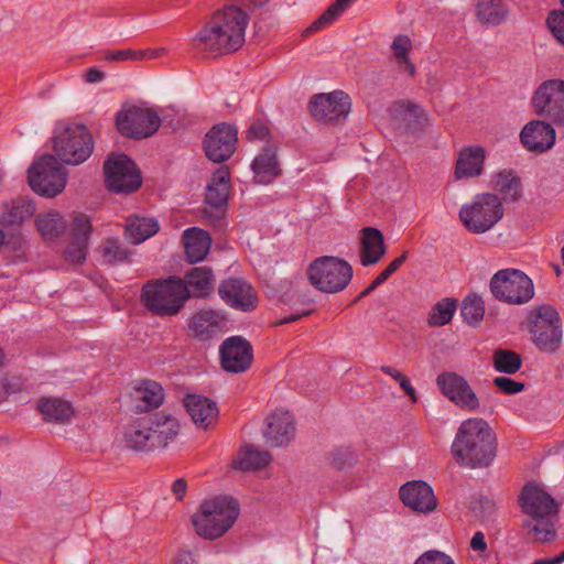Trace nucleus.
Instances as JSON below:
<instances>
[{"label":"nucleus","instance_id":"obj_55","mask_svg":"<svg viewBox=\"0 0 564 564\" xmlns=\"http://www.w3.org/2000/svg\"><path fill=\"white\" fill-rule=\"evenodd\" d=\"M494 383L497 388L507 394H516L523 391L524 389L523 382L516 381L508 377H497L495 378Z\"/></svg>","mask_w":564,"mask_h":564},{"label":"nucleus","instance_id":"obj_37","mask_svg":"<svg viewBox=\"0 0 564 564\" xmlns=\"http://www.w3.org/2000/svg\"><path fill=\"white\" fill-rule=\"evenodd\" d=\"M37 409L45 421L59 424L67 423L74 414L72 404L58 398H41Z\"/></svg>","mask_w":564,"mask_h":564},{"label":"nucleus","instance_id":"obj_21","mask_svg":"<svg viewBox=\"0 0 564 564\" xmlns=\"http://www.w3.org/2000/svg\"><path fill=\"white\" fill-rule=\"evenodd\" d=\"M295 435L293 415L289 411H274L265 420L263 436L271 447L288 445Z\"/></svg>","mask_w":564,"mask_h":564},{"label":"nucleus","instance_id":"obj_8","mask_svg":"<svg viewBox=\"0 0 564 564\" xmlns=\"http://www.w3.org/2000/svg\"><path fill=\"white\" fill-rule=\"evenodd\" d=\"M28 181L35 193L52 198L64 191L67 172L54 155L46 154L29 167Z\"/></svg>","mask_w":564,"mask_h":564},{"label":"nucleus","instance_id":"obj_28","mask_svg":"<svg viewBox=\"0 0 564 564\" xmlns=\"http://www.w3.org/2000/svg\"><path fill=\"white\" fill-rule=\"evenodd\" d=\"M181 283L189 297H206L215 288V275L209 267H195L188 270Z\"/></svg>","mask_w":564,"mask_h":564},{"label":"nucleus","instance_id":"obj_59","mask_svg":"<svg viewBox=\"0 0 564 564\" xmlns=\"http://www.w3.org/2000/svg\"><path fill=\"white\" fill-rule=\"evenodd\" d=\"M187 481L184 478L176 479L172 485V494L177 501H182L187 492Z\"/></svg>","mask_w":564,"mask_h":564},{"label":"nucleus","instance_id":"obj_16","mask_svg":"<svg viewBox=\"0 0 564 564\" xmlns=\"http://www.w3.org/2000/svg\"><path fill=\"white\" fill-rule=\"evenodd\" d=\"M221 368L231 373L247 371L253 361V348L242 336H230L219 347Z\"/></svg>","mask_w":564,"mask_h":564},{"label":"nucleus","instance_id":"obj_49","mask_svg":"<svg viewBox=\"0 0 564 564\" xmlns=\"http://www.w3.org/2000/svg\"><path fill=\"white\" fill-rule=\"evenodd\" d=\"M91 231L93 225L89 217L79 214L74 218L72 240L85 239V242H88Z\"/></svg>","mask_w":564,"mask_h":564},{"label":"nucleus","instance_id":"obj_29","mask_svg":"<svg viewBox=\"0 0 564 564\" xmlns=\"http://www.w3.org/2000/svg\"><path fill=\"white\" fill-rule=\"evenodd\" d=\"M360 262L364 267L378 263L387 252L382 232L373 227H366L361 231Z\"/></svg>","mask_w":564,"mask_h":564},{"label":"nucleus","instance_id":"obj_45","mask_svg":"<svg viewBox=\"0 0 564 564\" xmlns=\"http://www.w3.org/2000/svg\"><path fill=\"white\" fill-rule=\"evenodd\" d=\"M460 314L468 324H478L485 314V303L482 299L476 294L466 296L463 301Z\"/></svg>","mask_w":564,"mask_h":564},{"label":"nucleus","instance_id":"obj_50","mask_svg":"<svg viewBox=\"0 0 564 564\" xmlns=\"http://www.w3.org/2000/svg\"><path fill=\"white\" fill-rule=\"evenodd\" d=\"M546 24L553 36L564 45V10H553L549 13Z\"/></svg>","mask_w":564,"mask_h":564},{"label":"nucleus","instance_id":"obj_19","mask_svg":"<svg viewBox=\"0 0 564 564\" xmlns=\"http://www.w3.org/2000/svg\"><path fill=\"white\" fill-rule=\"evenodd\" d=\"M218 293L227 305L241 312H252L258 305L256 291L249 282L240 278L221 281Z\"/></svg>","mask_w":564,"mask_h":564},{"label":"nucleus","instance_id":"obj_22","mask_svg":"<svg viewBox=\"0 0 564 564\" xmlns=\"http://www.w3.org/2000/svg\"><path fill=\"white\" fill-rule=\"evenodd\" d=\"M230 193V172L227 167H219L206 186V204L214 209L215 218L220 220L225 216V209Z\"/></svg>","mask_w":564,"mask_h":564},{"label":"nucleus","instance_id":"obj_30","mask_svg":"<svg viewBox=\"0 0 564 564\" xmlns=\"http://www.w3.org/2000/svg\"><path fill=\"white\" fill-rule=\"evenodd\" d=\"M474 14L482 25L498 26L510 17V8L505 0H476Z\"/></svg>","mask_w":564,"mask_h":564},{"label":"nucleus","instance_id":"obj_3","mask_svg":"<svg viewBox=\"0 0 564 564\" xmlns=\"http://www.w3.org/2000/svg\"><path fill=\"white\" fill-rule=\"evenodd\" d=\"M239 516V505L235 499L215 497L200 505L193 518L196 533L208 540L223 536Z\"/></svg>","mask_w":564,"mask_h":564},{"label":"nucleus","instance_id":"obj_40","mask_svg":"<svg viewBox=\"0 0 564 564\" xmlns=\"http://www.w3.org/2000/svg\"><path fill=\"white\" fill-rule=\"evenodd\" d=\"M251 167L254 174L262 181L278 175L279 166L275 151L271 148H264L262 152L254 158Z\"/></svg>","mask_w":564,"mask_h":564},{"label":"nucleus","instance_id":"obj_34","mask_svg":"<svg viewBox=\"0 0 564 564\" xmlns=\"http://www.w3.org/2000/svg\"><path fill=\"white\" fill-rule=\"evenodd\" d=\"M492 187L505 203H516L522 196L521 180L512 170H502L492 175Z\"/></svg>","mask_w":564,"mask_h":564},{"label":"nucleus","instance_id":"obj_27","mask_svg":"<svg viewBox=\"0 0 564 564\" xmlns=\"http://www.w3.org/2000/svg\"><path fill=\"white\" fill-rule=\"evenodd\" d=\"M226 317L220 312L200 310L192 316L188 328L195 337L200 340H208L223 332Z\"/></svg>","mask_w":564,"mask_h":564},{"label":"nucleus","instance_id":"obj_26","mask_svg":"<svg viewBox=\"0 0 564 564\" xmlns=\"http://www.w3.org/2000/svg\"><path fill=\"white\" fill-rule=\"evenodd\" d=\"M486 151L480 145L463 148L456 160L454 177L455 180L478 177L484 172Z\"/></svg>","mask_w":564,"mask_h":564},{"label":"nucleus","instance_id":"obj_33","mask_svg":"<svg viewBox=\"0 0 564 564\" xmlns=\"http://www.w3.org/2000/svg\"><path fill=\"white\" fill-rule=\"evenodd\" d=\"M36 212L35 204L20 197L3 206L0 214V224L4 227H15L32 218Z\"/></svg>","mask_w":564,"mask_h":564},{"label":"nucleus","instance_id":"obj_11","mask_svg":"<svg viewBox=\"0 0 564 564\" xmlns=\"http://www.w3.org/2000/svg\"><path fill=\"white\" fill-rule=\"evenodd\" d=\"M104 172L110 192L130 194L142 185L141 173L127 154H111L105 161Z\"/></svg>","mask_w":564,"mask_h":564},{"label":"nucleus","instance_id":"obj_32","mask_svg":"<svg viewBox=\"0 0 564 564\" xmlns=\"http://www.w3.org/2000/svg\"><path fill=\"white\" fill-rule=\"evenodd\" d=\"M392 113L402 120L411 132L423 130L427 122V113L417 104L409 100L397 101L392 105Z\"/></svg>","mask_w":564,"mask_h":564},{"label":"nucleus","instance_id":"obj_64","mask_svg":"<svg viewBox=\"0 0 564 564\" xmlns=\"http://www.w3.org/2000/svg\"><path fill=\"white\" fill-rule=\"evenodd\" d=\"M381 371L393 378L395 381L403 375L400 370L391 366H381Z\"/></svg>","mask_w":564,"mask_h":564},{"label":"nucleus","instance_id":"obj_2","mask_svg":"<svg viewBox=\"0 0 564 564\" xmlns=\"http://www.w3.org/2000/svg\"><path fill=\"white\" fill-rule=\"evenodd\" d=\"M496 437L489 424L480 417L463 421L451 446L459 466L484 468L496 457Z\"/></svg>","mask_w":564,"mask_h":564},{"label":"nucleus","instance_id":"obj_61","mask_svg":"<svg viewBox=\"0 0 564 564\" xmlns=\"http://www.w3.org/2000/svg\"><path fill=\"white\" fill-rule=\"evenodd\" d=\"M398 68L401 73H406L410 77H414L416 74L415 65L410 61L409 56L397 59Z\"/></svg>","mask_w":564,"mask_h":564},{"label":"nucleus","instance_id":"obj_6","mask_svg":"<svg viewBox=\"0 0 564 564\" xmlns=\"http://www.w3.org/2000/svg\"><path fill=\"white\" fill-rule=\"evenodd\" d=\"M53 148L62 162L78 165L91 155L94 140L84 124H68L56 130Z\"/></svg>","mask_w":564,"mask_h":564},{"label":"nucleus","instance_id":"obj_36","mask_svg":"<svg viewBox=\"0 0 564 564\" xmlns=\"http://www.w3.org/2000/svg\"><path fill=\"white\" fill-rule=\"evenodd\" d=\"M151 427L147 425L144 417H139L126 427L123 440L127 447L139 451L148 452L153 451L154 445L152 437L149 433Z\"/></svg>","mask_w":564,"mask_h":564},{"label":"nucleus","instance_id":"obj_13","mask_svg":"<svg viewBox=\"0 0 564 564\" xmlns=\"http://www.w3.org/2000/svg\"><path fill=\"white\" fill-rule=\"evenodd\" d=\"M532 105L539 116L546 117L556 124H564V80L543 82L532 97Z\"/></svg>","mask_w":564,"mask_h":564},{"label":"nucleus","instance_id":"obj_4","mask_svg":"<svg viewBox=\"0 0 564 564\" xmlns=\"http://www.w3.org/2000/svg\"><path fill=\"white\" fill-rule=\"evenodd\" d=\"M188 300L181 278H169L147 283L142 289L144 305L159 316L176 315Z\"/></svg>","mask_w":564,"mask_h":564},{"label":"nucleus","instance_id":"obj_31","mask_svg":"<svg viewBox=\"0 0 564 564\" xmlns=\"http://www.w3.org/2000/svg\"><path fill=\"white\" fill-rule=\"evenodd\" d=\"M185 253L191 263L206 258L212 246L210 235L200 228H188L184 231Z\"/></svg>","mask_w":564,"mask_h":564},{"label":"nucleus","instance_id":"obj_15","mask_svg":"<svg viewBox=\"0 0 564 564\" xmlns=\"http://www.w3.org/2000/svg\"><path fill=\"white\" fill-rule=\"evenodd\" d=\"M441 392L456 406L464 411L475 412L480 408V401L467 380L456 372H442L436 378Z\"/></svg>","mask_w":564,"mask_h":564},{"label":"nucleus","instance_id":"obj_54","mask_svg":"<svg viewBox=\"0 0 564 564\" xmlns=\"http://www.w3.org/2000/svg\"><path fill=\"white\" fill-rule=\"evenodd\" d=\"M23 382L18 377L0 379V399H7L9 395L22 391Z\"/></svg>","mask_w":564,"mask_h":564},{"label":"nucleus","instance_id":"obj_53","mask_svg":"<svg viewBox=\"0 0 564 564\" xmlns=\"http://www.w3.org/2000/svg\"><path fill=\"white\" fill-rule=\"evenodd\" d=\"M88 242L85 239L72 240L68 245L65 257L73 263H80L86 259Z\"/></svg>","mask_w":564,"mask_h":564},{"label":"nucleus","instance_id":"obj_1","mask_svg":"<svg viewBox=\"0 0 564 564\" xmlns=\"http://www.w3.org/2000/svg\"><path fill=\"white\" fill-rule=\"evenodd\" d=\"M249 18L239 7L231 4L217 11L192 39L193 48L216 57L238 51L245 43Z\"/></svg>","mask_w":564,"mask_h":564},{"label":"nucleus","instance_id":"obj_5","mask_svg":"<svg viewBox=\"0 0 564 564\" xmlns=\"http://www.w3.org/2000/svg\"><path fill=\"white\" fill-rule=\"evenodd\" d=\"M306 275L316 290L333 294L347 288L352 278V267L343 259L323 256L308 265Z\"/></svg>","mask_w":564,"mask_h":564},{"label":"nucleus","instance_id":"obj_25","mask_svg":"<svg viewBox=\"0 0 564 564\" xmlns=\"http://www.w3.org/2000/svg\"><path fill=\"white\" fill-rule=\"evenodd\" d=\"M154 448H164L174 441L180 432V423L175 416L164 412H158L144 416Z\"/></svg>","mask_w":564,"mask_h":564},{"label":"nucleus","instance_id":"obj_44","mask_svg":"<svg viewBox=\"0 0 564 564\" xmlns=\"http://www.w3.org/2000/svg\"><path fill=\"white\" fill-rule=\"evenodd\" d=\"M494 366L499 372L513 375L520 370L522 359L516 351L498 349L494 354Z\"/></svg>","mask_w":564,"mask_h":564},{"label":"nucleus","instance_id":"obj_7","mask_svg":"<svg viewBox=\"0 0 564 564\" xmlns=\"http://www.w3.org/2000/svg\"><path fill=\"white\" fill-rule=\"evenodd\" d=\"M503 217V206L499 196L482 193L475 196L471 204H465L459 210L464 226L474 234H484Z\"/></svg>","mask_w":564,"mask_h":564},{"label":"nucleus","instance_id":"obj_35","mask_svg":"<svg viewBox=\"0 0 564 564\" xmlns=\"http://www.w3.org/2000/svg\"><path fill=\"white\" fill-rule=\"evenodd\" d=\"M160 229L155 218L131 215L127 218L126 238L133 245H139L154 236Z\"/></svg>","mask_w":564,"mask_h":564},{"label":"nucleus","instance_id":"obj_18","mask_svg":"<svg viewBox=\"0 0 564 564\" xmlns=\"http://www.w3.org/2000/svg\"><path fill=\"white\" fill-rule=\"evenodd\" d=\"M518 501L522 512L533 520L554 517L558 512L553 497L534 482H529L522 488Z\"/></svg>","mask_w":564,"mask_h":564},{"label":"nucleus","instance_id":"obj_12","mask_svg":"<svg viewBox=\"0 0 564 564\" xmlns=\"http://www.w3.org/2000/svg\"><path fill=\"white\" fill-rule=\"evenodd\" d=\"M116 124L122 135L141 140L159 130L161 119L149 108L132 106L118 112Z\"/></svg>","mask_w":564,"mask_h":564},{"label":"nucleus","instance_id":"obj_23","mask_svg":"<svg viewBox=\"0 0 564 564\" xmlns=\"http://www.w3.org/2000/svg\"><path fill=\"white\" fill-rule=\"evenodd\" d=\"M520 140L528 151L543 153L554 145L555 130L545 121L532 120L522 128Z\"/></svg>","mask_w":564,"mask_h":564},{"label":"nucleus","instance_id":"obj_41","mask_svg":"<svg viewBox=\"0 0 564 564\" xmlns=\"http://www.w3.org/2000/svg\"><path fill=\"white\" fill-rule=\"evenodd\" d=\"M35 223L39 231L45 239H53L59 236L66 228L59 213L40 214L36 216Z\"/></svg>","mask_w":564,"mask_h":564},{"label":"nucleus","instance_id":"obj_43","mask_svg":"<svg viewBox=\"0 0 564 564\" xmlns=\"http://www.w3.org/2000/svg\"><path fill=\"white\" fill-rule=\"evenodd\" d=\"M352 2V0H336L328 9L316 19L305 31L304 34L308 35L321 29L332 24Z\"/></svg>","mask_w":564,"mask_h":564},{"label":"nucleus","instance_id":"obj_58","mask_svg":"<svg viewBox=\"0 0 564 564\" xmlns=\"http://www.w3.org/2000/svg\"><path fill=\"white\" fill-rule=\"evenodd\" d=\"M408 252H403L395 258L376 279V283L380 286L384 283L406 260Z\"/></svg>","mask_w":564,"mask_h":564},{"label":"nucleus","instance_id":"obj_9","mask_svg":"<svg viewBox=\"0 0 564 564\" xmlns=\"http://www.w3.org/2000/svg\"><path fill=\"white\" fill-rule=\"evenodd\" d=\"M529 330L534 345L544 352H555L562 343V324L552 306H540L530 315Z\"/></svg>","mask_w":564,"mask_h":564},{"label":"nucleus","instance_id":"obj_63","mask_svg":"<svg viewBox=\"0 0 564 564\" xmlns=\"http://www.w3.org/2000/svg\"><path fill=\"white\" fill-rule=\"evenodd\" d=\"M105 78V73L96 67H90L86 70L85 79L87 83H99Z\"/></svg>","mask_w":564,"mask_h":564},{"label":"nucleus","instance_id":"obj_17","mask_svg":"<svg viewBox=\"0 0 564 564\" xmlns=\"http://www.w3.org/2000/svg\"><path fill=\"white\" fill-rule=\"evenodd\" d=\"M237 133V129L229 123L214 126L204 140L207 158L216 163L228 160L236 151Z\"/></svg>","mask_w":564,"mask_h":564},{"label":"nucleus","instance_id":"obj_57","mask_svg":"<svg viewBox=\"0 0 564 564\" xmlns=\"http://www.w3.org/2000/svg\"><path fill=\"white\" fill-rule=\"evenodd\" d=\"M246 137L249 141H267L270 138V130L265 123L256 121L248 128Z\"/></svg>","mask_w":564,"mask_h":564},{"label":"nucleus","instance_id":"obj_14","mask_svg":"<svg viewBox=\"0 0 564 564\" xmlns=\"http://www.w3.org/2000/svg\"><path fill=\"white\" fill-rule=\"evenodd\" d=\"M351 109V99L343 90L318 94L311 98L308 110L319 122L334 123L347 118Z\"/></svg>","mask_w":564,"mask_h":564},{"label":"nucleus","instance_id":"obj_38","mask_svg":"<svg viewBox=\"0 0 564 564\" xmlns=\"http://www.w3.org/2000/svg\"><path fill=\"white\" fill-rule=\"evenodd\" d=\"M272 455L268 451H261L253 446H245L237 459L234 460V468L242 471L258 470L268 466Z\"/></svg>","mask_w":564,"mask_h":564},{"label":"nucleus","instance_id":"obj_51","mask_svg":"<svg viewBox=\"0 0 564 564\" xmlns=\"http://www.w3.org/2000/svg\"><path fill=\"white\" fill-rule=\"evenodd\" d=\"M147 53L141 50H119L107 52L102 59L108 62H123V61H143Z\"/></svg>","mask_w":564,"mask_h":564},{"label":"nucleus","instance_id":"obj_20","mask_svg":"<svg viewBox=\"0 0 564 564\" xmlns=\"http://www.w3.org/2000/svg\"><path fill=\"white\" fill-rule=\"evenodd\" d=\"M399 496L401 501L415 512L429 513L437 507L432 487L423 480H412L402 485Z\"/></svg>","mask_w":564,"mask_h":564},{"label":"nucleus","instance_id":"obj_62","mask_svg":"<svg viewBox=\"0 0 564 564\" xmlns=\"http://www.w3.org/2000/svg\"><path fill=\"white\" fill-rule=\"evenodd\" d=\"M470 547L474 551L484 552L487 549L485 534L480 531L476 532L470 541Z\"/></svg>","mask_w":564,"mask_h":564},{"label":"nucleus","instance_id":"obj_46","mask_svg":"<svg viewBox=\"0 0 564 564\" xmlns=\"http://www.w3.org/2000/svg\"><path fill=\"white\" fill-rule=\"evenodd\" d=\"M104 260L110 264L127 261L131 254L118 239L108 238L100 246Z\"/></svg>","mask_w":564,"mask_h":564},{"label":"nucleus","instance_id":"obj_60","mask_svg":"<svg viewBox=\"0 0 564 564\" xmlns=\"http://www.w3.org/2000/svg\"><path fill=\"white\" fill-rule=\"evenodd\" d=\"M13 251L23 252L26 246V241L21 234H13L9 237V240L6 241Z\"/></svg>","mask_w":564,"mask_h":564},{"label":"nucleus","instance_id":"obj_47","mask_svg":"<svg viewBox=\"0 0 564 564\" xmlns=\"http://www.w3.org/2000/svg\"><path fill=\"white\" fill-rule=\"evenodd\" d=\"M534 521V524L532 523V521H525L524 527L531 529L536 541L551 542L555 539L556 532L554 529V524L550 520V518L539 519Z\"/></svg>","mask_w":564,"mask_h":564},{"label":"nucleus","instance_id":"obj_24","mask_svg":"<svg viewBox=\"0 0 564 564\" xmlns=\"http://www.w3.org/2000/svg\"><path fill=\"white\" fill-rule=\"evenodd\" d=\"M184 406L198 429L208 430L216 424L219 414L218 406L208 397L187 394L184 399Z\"/></svg>","mask_w":564,"mask_h":564},{"label":"nucleus","instance_id":"obj_52","mask_svg":"<svg viewBox=\"0 0 564 564\" xmlns=\"http://www.w3.org/2000/svg\"><path fill=\"white\" fill-rule=\"evenodd\" d=\"M413 564H456L451 555L438 551L429 550L422 553Z\"/></svg>","mask_w":564,"mask_h":564},{"label":"nucleus","instance_id":"obj_48","mask_svg":"<svg viewBox=\"0 0 564 564\" xmlns=\"http://www.w3.org/2000/svg\"><path fill=\"white\" fill-rule=\"evenodd\" d=\"M328 460L333 468L341 470L352 465L355 454L350 447H338L329 454Z\"/></svg>","mask_w":564,"mask_h":564},{"label":"nucleus","instance_id":"obj_56","mask_svg":"<svg viewBox=\"0 0 564 564\" xmlns=\"http://www.w3.org/2000/svg\"><path fill=\"white\" fill-rule=\"evenodd\" d=\"M391 47L395 59L404 58L405 56H409V52L412 48V43L408 35L400 34L394 37Z\"/></svg>","mask_w":564,"mask_h":564},{"label":"nucleus","instance_id":"obj_39","mask_svg":"<svg viewBox=\"0 0 564 564\" xmlns=\"http://www.w3.org/2000/svg\"><path fill=\"white\" fill-rule=\"evenodd\" d=\"M137 398L139 400L137 405L139 411L147 412L161 405L164 399V391L158 382L148 381L138 388Z\"/></svg>","mask_w":564,"mask_h":564},{"label":"nucleus","instance_id":"obj_42","mask_svg":"<svg viewBox=\"0 0 564 564\" xmlns=\"http://www.w3.org/2000/svg\"><path fill=\"white\" fill-rule=\"evenodd\" d=\"M457 308V301L454 299L445 297L437 302L433 307L427 318V324L432 327L444 326L451 323L454 313Z\"/></svg>","mask_w":564,"mask_h":564},{"label":"nucleus","instance_id":"obj_10","mask_svg":"<svg viewBox=\"0 0 564 564\" xmlns=\"http://www.w3.org/2000/svg\"><path fill=\"white\" fill-rule=\"evenodd\" d=\"M494 296L508 304H523L534 295L532 280L517 269H503L494 274L490 281Z\"/></svg>","mask_w":564,"mask_h":564}]
</instances>
